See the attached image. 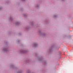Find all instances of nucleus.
Wrapping results in <instances>:
<instances>
[{
  "instance_id": "obj_1",
  "label": "nucleus",
  "mask_w": 73,
  "mask_h": 73,
  "mask_svg": "<svg viewBox=\"0 0 73 73\" xmlns=\"http://www.w3.org/2000/svg\"><path fill=\"white\" fill-rule=\"evenodd\" d=\"M36 45H37V44H35V46H36Z\"/></svg>"
}]
</instances>
